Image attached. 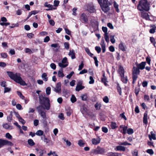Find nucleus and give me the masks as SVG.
I'll use <instances>...</instances> for the list:
<instances>
[{
    "label": "nucleus",
    "mask_w": 156,
    "mask_h": 156,
    "mask_svg": "<svg viewBox=\"0 0 156 156\" xmlns=\"http://www.w3.org/2000/svg\"><path fill=\"white\" fill-rule=\"evenodd\" d=\"M119 73L121 76H124V70L123 67L119 66Z\"/></svg>",
    "instance_id": "nucleus-21"
},
{
    "label": "nucleus",
    "mask_w": 156,
    "mask_h": 156,
    "mask_svg": "<svg viewBox=\"0 0 156 156\" xmlns=\"http://www.w3.org/2000/svg\"><path fill=\"white\" fill-rule=\"evenodd\" d=\"M28 143L29 145L31 146H33L34 145L35 143L33 140L31 139H29L28 140Z\"/></svg>",
    "instance_id": "nucleus-35"
},
{
    "label": "nucleus",
    "mask_w": 156,
    "mask_h": 156,
    "mask_svg": "<svg viewBox=\"0 0 156 156\" xmlns=\"http://www.w3.org/2000/svg\"><path fill=\"white\" fill-rule=\"evenodd\" d=\"M80 18L85 22H87L88 21V19L86 14L84 13L81 15Z\"/></svg>",
    "instance_id": "nucleus-18"
},
{
    "label": "nucleus",
    "mask_w": 156,
    "mask_h": 156,
    "mask_svg": "<svg viewBox=\"0 0 156 156\" xmlns=\"http://www.w3.org/2000/svg\"><path fill=\"white\" fill-rule=\"evenodd\" d=\"M81 97L83 101H86L87 100V97L86 94H84L82 95Z\"/></svg>",
    "instance_id": "nucleus-45"
},
{
    "label": "nucleus",
    "mask_w": 156,
    "mask_h": 156,
    "mask_svg": "<svg viewBox=\"0 0 156 156\" xmlns=\"http://www.w3.org/2000/svg\"><path fill=\"white\" fill-rule=\"evenodd\" d=\"M118 144L120 145H123L125 146L126 145H131V144L128 143L126 141H125L124 142H119Z\"/></svg>",
    "instance_id": "nucleus-40"
},
{
    "label": "nucleus",
    "mask_w": 156,
    "mask_h": 156,
    "mask_svg": "<svg viewBox=\"0 0 156 156\" xmlns=\"http://www.w3.org/2000/svg\"><path fill=\"white\" fill-rule=\"evenodd\" d=\"M103 101L106 103H108L109 101V99L108 97L105 96L103 98Z\"/></svg>",
    "instance_id": "nucleus-54"
},
{
    "label": "nucleus",
    "mask_w": 156,
    "mask_h": 156,
    "mask_svg": "<svg viewBox=\"0 0 156 156\" xmlns=\"http://www.w3.org/2000/svg\"><path fill=\"white\" fill-rule=\"evenodd\" d=\"M95 49L98 53H99L101 51V48L99 47L96 46L95 47Z\"/></svg>",
    "instance_id": "nucleus-61"
},
{
    "label": "nucleus",
    "mask_w": 156,
    "mask_h": 156,
    "mask_svg": "<svg viewBox=\"0 0 156 156\" xmlns=\"http://www.w3.org/2000/svg\"><path fill=\"white\" fill-rule=\"evenodd\" d=\"M90 81L89 82V83L91 84H93L94 82V80L93 78L91 76H90L89 77Z\"/></svg>",
    "instance_id": "nucleus-56"
},
{
    "label": "nucleus",
    "mask_w": 156,
    "mask_h": 156,
    "mask_svg": "<svg viewBox=\"0 0 156 156\" xmlns=\"http://www.w3.org/2000/svg\"><path fill=\"white\" fill-rule=\"evenodd\" d=\"M39 114L42 117V118L44 120H45L47 119L46 114V112H43L39 113Z\"/></svg>",
    "instance_id": "nucleus-26"
},
{
    "label": "nucleus",
    "mask_w": 156,
    "mask_h": 156,
    "mask_svg": "<svg viewBox=\"0 0 156 156\" xmlns=\"http://www.w3.org/2000/svg\"><path fill=\"white\" fill-rule=\"evenodd\" d=\"M53 90L57 93H60L61 92V83H58L55 87H53Z\"/></svg>",
    "instance_id": "nucleus-7"
},
{
    "label": "nucleus",
    "mask_w": 156,
    "mask_h": 156,
    "mask_svg": "<svg viewBox=\"0 0 156 156\" xmlns=\"http://www.w3.org/2000/svg\"><path fill=\"white\" fill-rule=\"evenodd\" d=\"M134 132L133 129L131 128H129L127 129L126 133L129 135L132 134Z\"/></svg>",
    "instance_id": "nucleus-34"
},
{
    "label": "nucleus",
    "mask_w": 156,
    "mask_h": 156,
    "mask_svg": "<svg viewBox=\"0 0 156 156\" xmlns=\"http://www.w3.org/2000/svg\"><path fill=\"white\" fill-rule=\"evenodd\" d=\"M3 127L6 129H12L13 128V127L11 126L8 124V123H6L3 125Z\"/></svg>",
    "instance_id": "nucleus-19"
},
{
    "label": "nucleus",
    "mask_w": 156,
    "mask_h": 156,
    "mask_svg": "<svg viewBox=\"0 0 156 156\" xmlns=\"http://www.w3.org/2000/svg\"><path fill=\"white\" fill-rule=\"evenodd\" d=\"M133 156H137L138 151L137 150H135L132 152Z\"/></svg>",
    "instance_id": "nucleus-64"
},
{
    "label": "nucleus",
    "mask_w": 156,
    "mask_h": 156,
    "mask_svg": "<svg viewBox=\"0 0 156 156\" xmlns=\"http://www.w3.org/2000/svg\"><path fill=\"white\" fill-rule=\"evenodd\" d=\"M137 9L140 11L142 17L146 20V0H140L138 5Z\"/></svg>",
    "instance_id": "nucleus-2"
},
{
    "label": "nucleus",
    "mask_w": 156,
    "mask_h": 156,
    "mask_svg": "<svg viewBox=\"0 0 156 156\" xmlns=\"http://www.w3.org/2000/svg\"><path fill=\"white\" fill-rule=\"evenodd\" d=\"M58 117L62 120H64L65 119L64 115L62 113L59 114L58 115Z\"/></svg>",
    "instance_id": "nucleus-46"
},
{
    "label": "nucleus",
    "mask_w": 156,
    "mask_h": 156,
    "mask_svg": "<svg viewBox=\"0 0 156 156\" xmlns=\"http://www.w3.org/2000/svg\"><path fill=\"white\" fill-rule=\"evenodd\" d=\"M150 41L151 43L153 44V45L155 47V44H156V42L154 38L153 37H150Z\"/></svg>",
    "instance_id": "nucleus-33"
},
{
    "label": "nucleus",
    "mask_w": 156,
    "mask_h": 156,
    "mask_svg": "<svg viewBox=\"0 0 156 156\" xmlns=\"http://www.w3.org/2000/svg\"><path fill=\"white\" fill-rule=\"evenodd\" d=\"M71 100L72 103H74L76 101V99L74 95H73L71 98Z\"/></svg>",
    "instance_id": "nucleus-50"
},
{
    "label": "nucleus",
    "mask_w": 156,
    "mask_h": 156,
    "mask_svg": "<svg viewBox=\"0 0 156 156\" xmlns=\"http://www.w3.org/2000/svg\"><path fill=\"white\" fill-rule=\"evenodd\" d=\"M41 139L46 144L48 143L50 141V140L45 137V135L41 137Z\"/></svg>",
    "instance_id": "nucleus-27"
},
{
    "label": "nucleus",
    "mask_w": 156,
    "mask_h": 156,
    "mask_svg": "<svg viewBox=\"0 0 156 156\" xmlns=\"http://www.w3.org/2000/svg\"><path fill=\"white\" fill-rule=\"evenodd\" d=\"M147 144L150 147L152 146L153 148H155V146L154 145V143L153 142H151V141H148L147 142Z\"/></svg>",
    "instance_id": "nucleus-44"
},
{
    "label": "nucleus",
    "mask_w": 156,
    "mask_h": 156,
    "mask_svg": "<svg viewBox=\"0 0 156 156\" xmlns=\"http://www.w3.org/2000/svg\"><path fill=\"white\" fill-rule=\"evenodd\" d=\"M64 46L65 48L67 50H68L69 49V44L68 43V42H65L64 43Z\"/></svg>",
    "instance_id": "nucleus-58"
},
{
    "label": "nucleus",
    "mask_w": 156,
    "mask_h": 156,
    "mask_svg": "<svg viewBox=\"0 0 156 156\" xmlns=\"http://www.w3.org/2000/svg\"><path fill=\"white\" fill-rule=\"evenodd\" d=\"M74 72L73 71L71 72L70 74L67 75L66 78L68 79H69L71 78L72 76L74 74Z\"/></svg>",
    "instance_id": "nucleus-57"
},
{
    "label": "nucleus",
    "mask_w": 156,
    "mask_h": 156,
    "mask_svg": "<svg viewBox=\"0 0 156 156\" xmlns=\"http://www.w3.org/2000/svg\"><path fill=\"white\" fill-rule=\"evenodd\" d=\"M147 153L150 155H152L154 154V152L152 149H148L147 150Z\"/></svg>",
    "instance_id": "nucleus-48"
},
{
    "label": "nucleus",
    "mask_w": 156,
    "mask_h": 156,
    "mask_svg": "<svg viewBox=\"0 0 156 156\" xmlns=\"http://www.w3.org/2000/svg\"><path fill=\"white\" fill-rule=\"evenodd\" d=\"M102 131L105 133H107L108 132L107 128L105 127H103L102 128Z\"/></svg>",
    "instance_id": "nucleus-59"
},
{
    "label": "nucleus",
    "mask_w": 156,
    "mask_h": 156,
    "mask_svg": "<svg viewBox=\"0 0 156 156\" xmlns=\"http://www.w3.org/2000/svg\"><path fill=\"white\" fill-rule=\"evenodd\" d=\"M67 62V58L66 57H65L64 58L62 61V62L58 63V64L59 66L62 68H65L68 65V64L66 63H66Z\"/></svg>",
    "instance_id": "nucleus-9"
},
{
    "label": "nucleus",
    "mask_w": 156,
    "mask_h": 156,
    "mask_svg": "<svg viewBox=\"0 0 156 156\" xmlns=\"http://www.w3.org/2000/svg\"><path fill=\"white\" fill-rule=\"evenodd\" d=\"M88 9L89 11L90 12H93L95 11L94 9L93 6L90 7L89 8H88Z\"/></svg>",
    "instance_id": "nucleus-51"
},
{
    "label": "nucleus",
    "mask_w": 156,
    "mask_h": 156,
    "mask_svg": "<svg viewBox=\"0 0 156 156\" xmlns=\"http://www.w3.org/2000/svg\"><path fill=\"white\" fill-rule=\"evenodd\" d=\"M58 77H63L64 76L62 69H61L58 72Z\"/></svg>",
    "instance_id": "nucleus-22"
},
{
    "label": "nucleus",
    "mask_w": 156,
    "mask_h": 156,
    "mask_svg": "<svg viewBox=\"0 0 156 156\" xmlns=\"http://www.w3.org/2000/svg\"><path fill=\"white\" fill-rule=\"evenodd\" d=\"M102 29L103 31L105 33V39L106 41L107 42H108L109 41V37L108 35V33L107 32V27H103Z\"/></svg>",
    "instance_id": "nucleus-8"
},
{
    "label": "nucleus",
    "mask_w": 156,
    "mask_h": 156,
    "mask_svg": "<svg viewBox=\"0 0 156 156\" xmlns=\"http://www.w3.org/2000/svg\"><path fill=\"white\" fill-rule=\"evenodd\" d=\"M75 54V53L74 52V51L73 50H70L68 55L69 56H71L72 59H73L76 58Z\"/></svg>",
    "instance_id": "nucleus-17"
},
{
    "label": "nucleus",
    "mask_w": 156,
    "mask_h": 156,
    "mask_svg": "<svg viewBox=\"0 0 156 156\" xmlns=\"http://www.w3.org/2000/svg\"><path fill=\"white\" fill-rule=\"evenodd\" d=\"M113 4H114V6L115 8L116 11L118 12H119V10L118 8V6L119 5H118L117 3L116 2L114 1L113 2Z\"/></svg>",
    "instance_id": "nucleus-30"
},
{
    "label": "nucleus",
    "mask_w": 156,
    "mask_h": 156,
    "mask_svg": "<svg viewBox=\"0 0 156 156\" xmlns=\"http://www.w3.org/2000/svg\"><path fill=\"white\" fill-rule=\"evenodd\" d=\"M54 6L55 7L58 6L59 3V1L58 0H54Z\"/></svg>",
    "instance_id": "nucleus-52"
},
{
    "label": "nucleus",
    "mask_w": 156,
    "mask_h": 156,
    "mask_svg": "<svg viewBox=\"0 0 156 156\" xmlns=\"http://www.w3.org/2000/svg\"><path fill=\"white\" fill-rule=\"evenodd\" d=\"M44 132L41 130H38L36 133V134L37 136H41L43 134Z\"/></svg>",
    "instance_id": "nucleus-38"
},
{
    "label": "nucleus",
    "mask_w": 156,
    "mask_h": 156,
    "mask_svg": "<svg viewBox=\"0 0 156 156\" xmlns=\"http://www.w3.org/2000/svg\"><path fill=\"white\" fill-rule=\"evenodd\" d=\"M101 105L100 103H97L95 105V107L97 110H99L100 109Z\"/></svg>",
    "instance_id": "nucleus-49"
},
{
    "label": "nucleus",
    "mask_w": 156,
    "mask_h": 156,
    "mask_svg": "<svg viewBox=\"0 0 156 156\" xmlns=\"http://www.w3.org/2000/svg\"><path fill=\"white\" fill-rule=\"evenodd\" d=\"M120 129H122L121 130V132L123 134H125L126 133V130L127 129V126H124L123 125H121L119 127Z\"/></svg>",
    "instance_id": "nucleus-11"
},
{
    "label": "nucleus",
    "mask_w": 156,
    "mask_h": 156,
    "mask_svg": "<svg viewBox=\"0 0 156 156\" xmlns=\"http://www.w3.org/2000/svg\"><path fill=\"white\" fill-rule=\"evenodd\" d=\"M36 109L38 113H40L44 112V110L45 109V107H43L42 105H40L36 108Z\"/></svg>",
    "instance_id": "nucleus-16"
},
{
    "label": "nucleus",
    "mask_w": 156,
    "mask_h": 156,
    "mask_svg": "<svg viewBox=\"0 0 156 156\" xmlns=\"http://www.w3.org/2000/svg\"><path fill=\"white\" fill-rule=\"evenodd\" d=\"M39 101L40 104L43 105L46 109L47 110L49 109L50 106V101L48 98L45 96L40 97Z\"/></svg>",
    "instance_id": "nucleus-4"
},
{
    "label": "nucleus",
    "mask_w": 156,
    "mask_h": 156,
    "mask_svg": "<svg viewBox=\"0 0 156 156\" xmlns=\"http://www.w3.org/2000/svg\"><path fill=\"white\" fill-rule=\"evenodd\" d=\"M25 52L26 53L31 54L33 53L32 51L30 48H26L24 49Z\"/></svg>",
    "instance_id": "nucleus-42"
},
{
    "label": "nucleus",
    "mask_w": 156,
    "mask_h": 156,
    "mask_svg": "<svg viewBox=\"0 0 156 156\" xmlns=\"http://www.w3.org/2000/svg\"><path fill=\"white\" fill-rule=\"evenodd\" d=\"M150 27H153L151 29L149 30V32L151 34H154L155 32V30L156 29V27L154 25H150Z\"/></svg>",
    "instance_id": "nucleus-20"
},
{
    "label": "nucleus",
    "mask_w": 156,
    "mask_h": 156,
    "mask_svg": "<svg viewBox=\"0 0 156 156\" xmlns=\"http://www.w3.org/2000/svg\"><path fill=\"white\" fill-rule=\"evenodd\" d=\"M62 139L66 142L67 146L69 147L71 145V142L67 140H66L65 138H63Z\"/></svg>",
    "instance_id": "nucleus-36"
},
{
    "label": "nucleus",
    "mask_w": 156,
    "mask_h": 156,
    "mask_svg": "<svg viewBox=\"0 0 156 156\" xmlns=\"http://www.w3.org/2000/svg\"><path fill=\"white\" fill-rule=\"evenodd\" d=\"M5 136L7 138L10 139H12V136L9 133H7L6 134Z\"/></svg>",
    "instance_id": "nucleus-55"
},
{
    "label": "nucleus",
    "mask_w": 156,
    "mask_h": 156,
    "mask_svg": "<svg viewBox=\"0 0 156 156\" xmlns=\"http://www.w3.org/2000/svg\"><path fill=\"white\" fill-rule=\"evenodd\" d=\"M146 65L145 62H142L140 64H138L136 65V66L139 69H143L144 68Z\"/></svg>",
    "instance_id": "nucleus-15"
},
{
    "label": "nucleus",
    "mask_w": 156,
    "mask_h": 156,
    "mask_svg": "<svg viewBox=\"0 0 156 156\" xmlns=\"http://www.w3.org/2000/svg\"><path fill=\"white\" fill-rule=\"evenodd\" d=\"M2 147L5 145H8L11 146L13 145V144L11 142L7 140H2Z\"/></svg>",
    "instance_id": "nucleus-14"
},
{
    "label": "nucleus",
    "mask_w": 156,
    "mask_h": 156,
    "mask_svg": "<svg viewBox=\"0 0 156 156\" xmlns=\"http://www.w3.org/2000/svg\"><path fill=\"white\" fill-rule=\"evenodd\" d=\"M114 37L115 35L110 36V41L112 44H114L115 42V40Z\"/></svg>",
    "instance_id": "nucleus-47"
},
{
    "label": "nucleus",
    "mask_w": 156,
    "mask_h": 156,
    "mask_svg": "<svg viewBox=\"0 0 156 156\" xmlns=\"http://www.w3.org/2000/svg\"><path fill=\"white\" fill-rule=\"evenodd\" d=\"M51 88L50 87H47L46 90V92L47 95H49L51 93Z\"/></svg>",
    "instance_id": "nucleus-41"
},
{
    "label": "nucleus",
    "mask_w": 156,
    "mask_h": 156,
    "mask_svg": "<svg viewBox=\"0 0 156 156\" xmlns=\"http://www.w3.org/2000/svg\"><path fill=\"white\" fill-rule=\"evenodd\" d=\"M50 40V38L49 36H47L44 39V42H47Z\"/></svg>",
    "instance_id": "nucleus-63"
},
{
    "label": "nucleus",
    "mask_w": 156,
    "mask_h": 156,
    "mask_svg": "<svg viewBox=\"0 0 156 156\" xmlns=\"http://www.w3.org/2000/svg\"><path fill=\"white\" fill-rule=\"evenodd\" d=\"M105 152V150L103 148L99 146H98L97 147L92 151V152L94 154H103Z\"/></svg>",
    "instance_id": "nucleus-6"
},
{
    "label": "nucleus",
    "mask_w": 156,
    "mask_h": 156,
    "mask_svg": "<svg viewBox=\"0 0 156 156\" xmlns=\"http://www.w3.org/2000/svg\"><path fill=\"white\" fill-rule=\"evenodd\" d=\"M116 150L125 151V148L123 146H118L116 147Z\"/></svg>",
    "instance_id": "nucleus-23"
},
{
    "label": "nucleus",
    "mask_w": 156,
    "mask_h": 156,
    "mask_svg": "<svg viewBox=\"0 0 156 156\" xmlns=\"http://www.w3.org/2000/svg\"><path fill=\"white\" fill-rule=\"evenodd\" d=\"M85 50L87 54H88L91 57H92L93 55V54L90 52V50L88 48H85Z\"/></svg>",
    "instance_id": "nucleus-31"
},
{
    "label": "nucleus",
    "mask_w": 156,
    "mask_h": 156,
    "mask_svg": "<svg viewBox=\"0 0 156 156\" xmlns=\"http://www.w3.org/2000/svg\"><path fill=\"white\" fill-rule=\"evenodd\" d=\"M117 89L118 90V91L119 92V93L120 95H121L122 94V91H121V89L120 87L118 85L117 87Z\"/></svg>",
    "instance_id": "nucleus-53"
},
{
    "label": "nucleus",
    "mask_w": 156,
    "mask_h": 156,
    "mask_svg": "<svg viewBox=\"0 0 156 156\" xmlns=\"http://www.w3.org/2000/svg\"><path fill=\"white\" fill-rule=\"evenodd\" d=\"M119 48L121 50L124 51H125V48L123 44L121 42L119 45Z\"/></svg>",
    "instance_id": "nucleus-43"
},
{
    "label": "nucleus",
    "mask_w": 156,
    "mask_h": 156,
    "mask_svg": "<svg viewBox=\"0 0 156 156\" xmlns=\"http://www.w3.org/2000/svg\"><path fill=\"white\" fill-rule=\"evenodd\" d=\"M151 135L149 134L148 136L149 140L150 141H151L153 139L154 140H156V134L152 131L150 132Z\"/></svg>",
    "instance_id": "nucleus-12"
},
{
    "label": "nucleus",
    "mask_w": 156,
    "mask_h": 156,
    "mask_svg": "<svg viewBox=\"0 0 156 156\" xmlns=\"http://www.w3.org/2000/svg\"><path fill=\"white\" fill-rule=\"evenodd\" d=\"M121 77L122 81L125 83H126L127 82V79L126 77H124V76H121Z\"/></svg>",
    "instance_id": "nucleus-39"
},
{
    "label": "nucleus",
    "mask_w": 156,
    "mask_h": 156,
    "mask_svg": "<svg viewBox=\"0 0 156 156\" xmlns=\"http://www.w3.org/2000/svg\"><path fill=\"white\" fill-rule=\"evenodd\" d=\"M110 126L112 129H115L117 128V126L116 123L112 122Z\"/></svg>",
    "instance_id": "nucleus-32"
},
{
    "label": "nucleus",
    "mask_w": 156,
    "mask_h": 156,
    "mask_svg": "<svg viewBox=\"0 0 156 156\" xmlns=\"http://www.w3.org/2000/svg\"><path fill=\"white\" fill-rule=\"evenodd\" d=\"M101 141V139L98 137L97 139L93 138L91 140L92 144L94 145H97L99 144Z\"/></svg>",
    "instance_id": "nucleus-13"
},
{
    "label": "nucleus",
    "mask_w": 156,
    "mask_h": 156,
    "mask_svg": "<svg viewBox=\"0 0 156 156\" xmlns=\"http://www.w3.org/2000/svg\"><path fill=\"white\" fill-rule=\"evenodd\" d=\"M7 73L9 76L16 83L23 86L27 85L25 82L21 77V75L20 73L11 71H7Z\"/></svg>",
    "instance_id": "nucleus-1"
},
{
    "label": "nucleus",
    "mask_w": 156,
    "mask_h": 156,
    "mask_svg": "<svg viewBox=\"0 0 156 156\" xmlns=\"http://www.w3.org/2000/svg\"><path fill=\"white\" fill-rule=\"evenodd\" d=\"M140 70L139 68L136 67H133V83H134L135 81H136L137 78V75H138L140 73Z\"/></svg>",
    "instance_id": "nucleus-5"
},
{
    "label": "nucleus",
    "mask_w": 156,
    "mask_h": 156,
    "mask_svg": "<svg viewBox=\"0 0 156 156\" xmlns=\"http://www.w3.org/2000/svg\"><path fill=\"white\" fill-rule=\"evenodd\" d=\"M82 81H79L78 82L75 89L76 91H79L84 88V87L82 86Z\"/></svg>",
    "instance_id": "nucleus-10"
},
{
    "label": "nucleus",
    "mask_w": 156,
    "mask_h": 156,
    "mask_svg": "<svg viewBox=\"0 0 156 156\" xmlns=\"http://www.w3.org/2000/svg\"><path fill=\"white\" fill-rule=\"evenodd\" d=\"M101 82L103 83L105 85H107V82L108 81L107 80L106 77L105 76L104 74H103V77L101 79Z\"/></svg>",
    "instance_id": "nucleus-28"
},
{
    "label": "nucleus",
    "mask_w": 156,
    "mask_h": 156,
    "mask_svg": "<svg viewBox=\"0 0 156 156\" xmlns=\"http://www.w3.org/2000/svg\"><path fill=\"white\" fill-rule=\"evenodd\" d=\"M47 7L49 8L48 9H46V10L47 11L52 10L53 9H56V8L54 7L53 5L50 4H49L48 5Z\"/></svg>",
    "instance_id": "nucleus-25"
},
{
    "label": "nucleus",
    "mask_w": 156,
    "mask_h": 156,
    "mask_svg": "<svg viewBox=\"0 0 156 156\" xmlns=\"http://www.w3.org/2000/svg\"><path fill=\"white\" fill-rule=\"evenodd\" d=\"M100 4L102 11L106 13L110 10L109 6L110 5L108 0H97Z\"/></svg>",
    "instance_id": "nucleus-3"
},
{
    "label": "nucleus",
    "mask_w": 156,
    "mask_h": 156,
    "mask_svg": "<svg viewBox=\"0 0 156 156\" xmlns=\"http://www.w3.org/2000/svg\"><path fill=\"white\" fill-rule=\"evenodd\" d=\"M85 143L82 140H79L78 144L80 147H83Z\"/></svg>",
    "instance_id": "nucleus-37"
},
{
    "label": "nucleus",
    "mask_w": 156,
    "mask_h": 156,
    "mask_svg": "<svg viewBox=\"0 0 156 156\" xmlns=\"http://www.w3.org/2000/svg\"><path fill=\"white\" fill-rule=\"evenodd\" d=\"M17 93L18 95L22 99H23L24 98V97L22 95V94L20 92L17 91Z\"/></svg>",
    "instance_id": "nucleus-60"
},
{
    "label": "nucleus",
    "mask_w": 156,
    "mask_h": 156,
    "mask_svg": "<svg viewBox=\"0 0 156 156\" xmlns=\"http://www.w3.org/2000/svg\"><path fill=\"white\" fill-rule=\"evenodd\" d=\"M41 77L44 81H46L48 80V78L47 77V75L46 73H43L41 75Z\"/></svg>",
    "instance_id": "nucleus-29"
},
{
    "label": "nucleus",
    "mask_w": 156,
    "mask_h": 156,
    "mask_svg": "<svg viewBox=\"0 0 156 156\" xmlns=\"http://www.w3.org/2000/svg\"><path fill=\"white\" fill-rule=\"evenodd\" d=\"M18 120L19 122L23 124H24L25 123V121L21 117Z\"/></svg>",
    "instance_id": "nucleus-62"
},
{
    "label": "nucleus",
    "mask_w": 156,
    "mask_h": 156,
    "mask_svg": "<svg viewBox=\"0 0 156 156\" xmlns=\"http://www.w3.org/2000/svg\"><path fill=\"white\" fill-rule=\"evenodd\" d=\"M12 112L11 111L10 114L7 117V120L9 122H10L12 120Z\"/></svg>",
    "instance_id": "nucleus-24"
}]
</instances>
